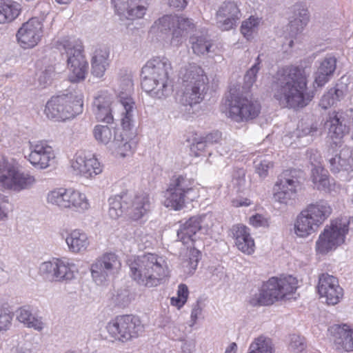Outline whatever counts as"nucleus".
<instances>
[{
    "label": "nucleus",
    "instance_id": "obj_1",
    "mask_svg": "<svg viewBox=\"0 0 353 353\" xmlns=\"http://www.w3.org/2000/svg\"><path fill=\"white\" fill-rule=\"evenodd\" d=\"M274 98L280 105L288 108H302L312 100V92L307 89L304 69L289 66L279 70L272 83Z\"/></svg>",
    "mask_w": 353,
    "mask_h": 353
},
{
    "label": "nucleus",
    "instance_id": "obj_2",
    "mask_svg": "<svg viewBox=\"0 0 353 353\" xmlns=\"http://www.w3.org/2000/svg\"><path fill=\"white\" fill-rule=\"evenodd\" d=\"M130 276L138 285L154 288L161 285L169 276V268L163 256L145 253L128 261Z\"/></svg>",
    "mask_w": 353,
    "mask_h": 353
},
{
    "label": "nucleus",
    "instance_id": "obj_3",
    "mask_svg": "<svg viewBox=\"0 0 353 353\" xmlns=\"http://www.w3.org/2000/svg\"><path fill=\"white\" fill-rule=\"evenodd\" d=\"M172 68L166 57H154L146 62L141 70V88L151 97L163 99L172 92L170 74Z\"/></svg>",
    "mask_w": 353,
    "mask_h": 353
},
{
    "label": "nucleus",
    "instance_id": "obj_4",
    "mask_svg": "<svg viewBox=\"0 0 353 353\" xmlns=\"http://www.w3.org/2000/svg\"><path fill=\"white\" fill-rule=\"evenodd\" d=\"M181 94L180 102L183 105L192 107L199 103L207 90L208 78L201 67L189 63L180 71Z\"/></svg>",
    "mask_w": 353,
    "mask_h": 353
},
{
    "label": "nucleus",
    "instance_id": "obj_5",
    "mask_svg": "<svg viewBox=\"0 0 353 353\" xmlns=\"http://www.w3.org/2000/svg\"><path fill=\"white\" fill-rule=\"evenodd\" d=\"M109 216L117 219L125 213L129 219L138 221L151 210L152 202L145 192L135 194H123L109 199Z\"/></svg>",
    "mask_w": 353,
    "mask_h": 353
},
{
    "label": "nucleus",
    "instance_id": "obj_6",
    "mask_svg": "<svg viewBox=\"0 0 353 353\" xmlns=\"http://www.w3.org/2000/svg\"><path fill=\"white\" fill-rule=\"evenodd\" d=\"M298 281L292 275L270 278L250 299L252 306L270 305L295 292Z\"/></svg>",
    "mask_w": 353,
    "mask_h": 353
},
{
    "label": "nucleus",
    "instance_id": "obj_7",
    "mask_svg": "<svg viewBox=\"0 0 353 353\" xmlns=\"http://www.w3.org/2000/svg\"><path fill=\"white\" fill-rule=\"evenodd\" d=\"M57 48L63 56H65L70 72L69 80L73 83L84 80L88 73V63L83 54L81 41L75 37H64L57 42Z\"/></svg>",
    "mask_w": 353,
    "mask_h": 353
},
{
    "label": "nucleus",
    "instance_id": "obj_8",
    "mask_svg": "<svg viewBox=\"0 0 353 353\" xmlns=\"http://www.w3.org/2000/svg\"><path fill=\"white\" fill-rule=\"evenodd\" d=\"M53 96L47 102L46 116L55 121H65L74 118L83 111V100L80 93L73 90Z\"/></svg>",
    "mask_w": 353,
    "mask_h": 353
},
{
    "label": "nucleus",
    "instance_id": "obj_9",
    "mask_svg": "<svg viewBox=\"0 0 353 353\" xmlns=\"http://www.w3.org/2000/svg\"><path fill=\"white\" fill-rule=\"evenodd\" d=\"M353 219L341 217L332 220L325 227L316 242V250L319 253L326 254L343 244L349 230L353 229Z\"/></svg>",
    "mask_w": 353,
    "mask_h": 353
},
{
    "label": "nucleus",
    "instance_id": "obj_10",
    "mask_svg": "<svg viewBox=\"0 0 353 353\" xmlns=\"http://www.w3.org/2000/svg\"><path fill=\"white\" fill-rule=\"evenodd\" d=\"M225 105L228 109V117L237 123L252 120L261 111V105L257 101L234 93L227 97Z\"/></svg>",
    "mask_w": 353,
    "mask_h": 353
},
{
    "label": "nucleus",
    "instance_id": "obj_11",
    "mask_svg": "<svg viewBox=\"0 0 353 353\" xmlns=\"http://www.w3.org/2000/svg\"><path fill=\"white\" fill-rule=\"evenodd\" d=\"M106 330L114 341L125 343L137 338L142 332L143 325L137 316L123 315L108 322Z\"/></svg>",
    "mask_w": 353,
    "mask_h": 353
},
{
    "label": "nucleus",
    "instance_id": "obj_12",
    "mask_svg": "<svg viewBox=\"0 0 353 353\" xmlns=\"http://www.w3.org/2000/svg\"><path fill=\"white\" fill-rule=\"evenodd\" d=\"M36 182L34 176L20 171L13 164L0 163V189L20 192L30 188Z\"/></svg>",
    "mask_w": 353,
    "mask_h": 353
},
{
    "label": "nucleus",
    "instance_id": "obj_13",
    "mask_svg": "<svg viewBox=\"0 0 353 353\" xmlns=\"http://www.w3.org/2000/svg\"><path fill=\"white\" fill-rule=\"evenodd\" d=\"M121 262L114 252H105L97 257L90 266L93 281L97 285H103L112 280L119 273Z\"/></svg>",
    "mask_w": 353,
    "mask_h": 353
},
{
    "label": "nucleus",
    "instance_id": "obj_14",
    "mask_svg": "<svg viewBox=\"0 0 353 353\" xmlns=\"http://www.w3.org/2000/svg\"><path fill=\"white\" fill-rule=\"evenodd\" d=\"M39 273L52 281L68 283L76 278L78 269L68 259H54L43 262L39 266Z\"/></svg>",
    "mask_w": 353,
    "mask_h": 353
},
{
    "label": "nucleus",
    "instance_id": "obj_15",
    "mask_svg": "<svg viewBox=\"0 0 353 353\" xmlns=\"http://www.w3.org/2000/svg\"><path fill=\"white\" fill-rule=\"evenodd\" d=\"M117 96L121 108V121L125 130H130L134 125L135 103L131 97L133 92V82L130 77L126 76L119 81Z\"/></svg>",
    "mask_w": 353,
    "mask_h": 353
},
{
    "label": "nucleus",
    "instance_id": "obj_16",
    "mask_svg": "<svg viewBox=\"0 0 353 353\" xmlns=\"http://www.w3.org/2000/svg\"><path fill=\"white\" fill-rule=\"evenodd\" d=\"M295 171L285 170L279 177L274 185L273 198L275 201L288 205L294 199L299 187V181Z\"/></svg>",
    "mask_w": 353,
    "mask_h": 353
},
{
    "label": "nucleus",
    "instance_id": "obj_17",
    "mask_svg": "<svg viewBox=\"0 0 353 353\" xmlns=\"http://www.w3.org/2000/svg\"><path fill=\"white\" fill-rule=\"evenodd\" d=\"M317 292L325 303L332 305L339 303L343 296V290L338 279L328 273L319 274Z\"/></svg>",
    "mask_w": 353,
    "mask_h": 353
},
{
    "label": "nucleus",
    "instance_id": "obj_18",
    "mask_svg": "<svg viewBox=\"0 0 353 353\" xmlns=\"http://www.w3.org/2000/svg\"><path fill=\"white\" fill-rule=\"evenodd\" d=\"M43 18L32 17L23 23L17 37L24 48H31L38 44L43 36Z\"/></svg>",
    "mask_w": 353,
    "mask_h": 353
},
{
    "label": "nucleus",
    "instance_id": "obj_19",
    "mask_svg": "<svg viewBox=\"0 0 353 353\" xmlns=\"http://www.w3.org/2000/svg\"><path fill=\"white\" fill-rule=\"evenodd\" d=\"M26 157L34 167L43 170L54 162L55 153L46 142L37 141L30 143V153Z\"/></svg>",
    "mask_w": 353,
    "mask_h": 353
},
{
    "label": "nucleus",
    "instance_id": "obj_20",
    "mask_svg": "<svg viewBox=\"0 0 353 353\" xmlns=\"http://www.w3.org/2000/svg\"><path fill=\"white\" fill-rule=\"evenodd\" d=\"M111 2L121 19L130 20L142 19L149 6L148 0H111Z\"/></svg>",
    "mask_w": 353,
    "mask_h": 353
},
{
    "label": "nucleus",
    "instance_id": "obj_21",
    "mask_svg": "<svg viewBox=\"0 0 353 353\" xmlns=\"http://www.w3.org/2000/svg\"><path fill=\"white\" fill-rule=\"evenodd\" d=\"M71 167L85 178H93L101 174L103 167L94 156L87 154L83 151L77 152L71 161Z\"/></svg>",
    "mask_w": 353,
    "mask_h": 353
},
{
    "label": "nucleus",
    "instance_id": "obj_22",
    "mask_svg": "<svg viewBox=\"0 0 353 353\" xmlns=\"http://www.w3.org/2000/svg\"><path fill=\"white\" fill-rule=\"evenodd\" d=\"M331 332L334 345L338 350L353 351V328L347 324L334 325Z\"/></svg>",
    "mask_w": 353,
    "mask_h": 353
},
{
    "label": "nucleus",
    "instance_id": "obj_23",
    "mask_svg": "<svg viewBox=\"0 0 353 353\" xmlns=\"http://www.w3.org/2000/svg\"><path fill=\"white\" fill-rule=\"evenodd\" d=\"M112 98L106 92H101L94 97L92 110L99 121L111 123L113 122Z\"/></svg>",
    "mask_w": 353,
    "mask_h": 353
},
{
    "label": "nucleus",
    "instance_id": "obj_24",
    "mask_svg": "<svg viewBox=\"0 0 353 353\" xmlns=\"http://www.w3.org/2000/svg\"><path fill=\"white\" fill-rule=\"evenodd\" d=\"M325 127L332 139L339 140L348 132L345 115L342 112L334 111L329 113Z\"/></svg>",
    "mask_w": 353,
    "mask_h": 353
},
{
    "label": "nucleus",
    "instance_id": "obj_25",
    "mask_svg": "<svg viewBox=\"0 0 353 353\" xmlns=\"http://www.w3.org/2000/svg\"><path fill=\"white\" fill-rule=\"evenodd\" d=\"M332 172H349L353 170V157L351 148L345 146L328 159Z\"/></svg>",
    "mask_w": 353,
    "mask_h": 353
},
{
    "label": "nucleus",
    "instance_id": "obj_26",
    "mask_svg": "<svg viewBox=\"0 0 353 353\" xmlns=\"http://www.w3.org/2000/svg\"><path fill=\"white\" fill-rule=\"evenodd\" d=\"M319 226L320 224L314 217L304 208L296 216L294 232L299 237H306L315 232Z\"/></svg>",
    "mask_w": 353,
    "mask_h": 353
},
{
    "label": "nucleus",
    "instance_id": "obj_27",
    "mask_svg": "<svg viewBox=\"0 0 353 353\" xmlns=\"http://www.w3.org/2000/svg\"><path fill=\"white\" fill-rule=\"evenodd\" d=\"M319 226L320 224L314 217L304 208L296 216L294 232L299 237H306L315 232Z\"/></svg>",
    "mask_w": 353,
    "mask_h": 353
},
{
    "label": "nucleus",
    "instance_id": "obj_28",
    "mask_svg": "<svg viewBox=\"0 0 353 353\" xmlns=\"http://www.w3.org/2000/svg\"><path fill=\"white\" fill-rule=\"evenodd\" d=\"M336 67V59L327 56L319 61L316 71L314 74V85L322 87L325 85L333 75Z\"/></svg>",
    "mask_w": 353,
    "mask_h": 353
},
{
    "label": "nucleus",
    "instance_id": "obj_29",
    "mask_svg": "<svg viewBox=\"0 0 353 353\" xmlns=\"http://www.w3.org/2000/svg\"><path fill=\"white\" fill-rule=\"evenodd\" d=\"M232 234L237 248L242 252L251 254L254 251V241L250 236V230L243 225L232 227Z\"/></svg>",
    "mask_w": 353,
    "mask_h": 353
},
{
    "label": "nucleus",
    "instance_id": "obj_30",
    "mask_svg": "<svg viewBox=\"0 0 353 353\" xmlns=\"http://www.w3.org/2000/svg\"><path fill=\"white\" fill-rule=\"evenodd\" d=\"M69 252L79 254L85 252L90 245V239L85 232L81 230H72L65 238Z\"/></svg>",
    "mask_w": 353,
    "mask_h": 353
},
{
    "label": "nucleus",
    "instance_id": "obj_31",
    "mask_svg": "<svg viewBox=\"0 0 353 353\" xmlns=\"http://www.w3.org/2000/svg\"><path fill=\"white\" fill-rule=\"evenodd\" d=\"M199 229H201L199 219L192 216L180 225V228L177 230V238L183 244L191 247L190 243L192 244L194 236Z\"/></svg>",
    "mask_w": 353,
    "mask_h": 353
},
{
    "label": "nucleus",
    "instance_id": "obj_32",
    "mask_svg": "<svg viewBox=\"0 0 353 353\" xmlns=\"http://www.w3.org/2000/svg\"><path fill=\"white\" fill-rule=\"evenodd\" d=\"M109 51L106 48L95 50L91 60V72L97 78L102 77L109 65Z\"/></svg>",
    "mask_w": 353,
    "mask_h": 353
},
{
    "label": "nucleus",
    "instance_id": "obj_33",
    "mask_svg": "<svg viewBox=\"0 0 353 353\" xmlns=\"http://www.w3.org/2000/svg\"><path fill=\"white\" fill-rule=\"evenodd\" d=\"M194 25L191 19L183 16L175 17L174 26L172 30V43L178 45L189 31L192 30Z\"/></svg>",
    "mask_w": 353,
    "mask_h": 353
},
{
    "label": "nucleus",
    "instance_id": "obj_34",
    "mask_svg": "<svg viewBox=\"0 0 353 353\" xmlns=\"http://www.w3.org/2000/svg\"><path fill=\"white\" fill-rule=\"evenodd\" d=\"M305 209L321 225L331 215L332 209L327 201L319 200L307 205Z\"/></svg>",
    "mask_w": 353,
    "mask_h": 353
},
{
    "label": "nucleus",
    "instance_id": "obj_35",
    "mask_svg": "<svg viewBox=\"0 0 353 353\" xmlns=\"http://www.w3.org/2000/svg\"><path fill=\"white\" fill-rule=\"evenodd\" d=\"M190 43L194 54L203 55L210 52L212 43L206 32H198L190 37Z\"/></svg>",
    "mask_w": 353,
    "mask_h": 353
},
{
    "label": "nucleus",
    "instance_id": "obj_36",
    "mask_svg": "<svg viewBox=\"0 0 353 353\" xmlns=\"http://www.w3.org/2000/svg\"><path fill=\"white\" fill-rule=\"evenodd\" d=\"M93 135L97 141L104 145L111 142L112 145L119 136L116 128L100 124L94 126Z\"/></svg>",
    "mask_w": 353,
    "mask_h": 353
},
{
    "label": "nucleus",
    "instance_id": "obj_37",
    "mask_svg": "<svg viewBox=\"0 0 353 353\" xmlns=\"http://www.w3.org/2000/svg\"><path fill=\"white\" fill-rule=\"evenodd\" d=\"M165 198L164 205L174 210L182 209L187 199L192 200V199L185 196L184 193H181L170 188H168L165 192Z\"/></svg>",
    "mask_w": 353,
    "mask_h": 353
},
{
    "label": "nucleus",
    "instance_id": "obj_38",
    "mask_svg": "<svg viewBox=\"0 0 353 353\" xmlns=\"http://www.w3.org/2000/svg\"><path fill=\"white\" fill-rule=\"evenodd\" d=\"M312 181L319 190L329 191L330 190V179L327 170L320 165L314 167L312 170Z\"/></svg>",
    "mask_w": 353,
    "mask_h": 353
},
{
    "label": "nucleus",
    "instance_id": "obj_39",
    "mask_svg": "<svg viewBox=\"0 0 353 353\" xmlns=\"http://www.w3.org/2000/svg\"><path fill=\"white\" fill-rule=\"evenodd\" d=\"M17 319L28 327L33 328L37 331H41L44 327V323L41 318L34 315L28 309L20 308L17 312Z\"/></svg>",
    "mask_w": 353,
    "mask_h": 353
},
{
    "label": "nucleus",
    "instance_id": "obj_40",
    "mask_svg": "<svg viewBox=\"0 0 353 353\" xmlns=\"http://www.w3.org/2000/svg\"><path fill=\"white\" fill-rule=\"evenodd\" d=\"M261 23V18L250 16L242 21L240 28L241 33L248 41H250L256 35Z\"/></svg>",
    "mask_w": 353,
    "mask_h": 353
},
{
    "label": "nucleus",
    "instance_id": "obj_41",
    "mask_svg": "<svg viewBox=\"0 0 353 353\" xmlns=\"http://www.w3.org/2000/svg\"><path fill=\"white\" fill-rule=\"evenodd\" d=\"M136 143L133 140L124 139L122 134H119L112 144L117 155L121 157H125L131 155L134 151Z\"/></svg>",
    "mask_w": 353,
    "mask_h": 353
},
{
    "label": "nucleus",
    "instance_id": "obj_42",
    "mask_svg": "<svg viewBox=\"0 0 353 353\" xmlns=\"http://www.w3.org/2000/svg\"><path fill=\"white\" fill-rule=\"evenodd\" d=\"M68 189L66 188H57L50 192L47 194V202L54 206L59 208V209H66L68 196Z\"/></svg>",
    "mask_w": 353,
    "mask_h": 353
},
{
    "label": "nucleus",
    "instance_id": "obj_43",
    "mask_svg": "<svg viewBox=\"0 0 353 353\" xmlns=\"http://www.w3.org/2000/svg\"><path fill=\"white\" fill-rule=\"evenodd\" d=\"M20 11V6L17 3H6L0 1V23L13 21L19 16Z\"/></svg>",
    "mask_w": 353,
    "mask_h": 353
},
{
    "label": "nucleus",
    "instance_id": "obj_44",
    "mask_svg": "<svg viewBox=\"0 0 353 353\" xmlns=\"http://www.w3.org/2000/svg\"><path fill=\"white\" fill-rule=\"evenodd\" d=\"M194 181L188 178L186 176L179 175L172 181L169 188L185 194V196L189 197L188 195L193 192Z\"/></svg>",
    "mask_w": 353,
    "mask_h": 353
},
{
    "label": "nucleus",
    "instance_id": "obj_45",
    "mask_svg": "<svg viewBox=\"0 0 353 353\" xmlns=\"http://www.w3.org/2000/svg\"><path fill=\"white\" fill-rule=\"evenodd\" d=\"M248 353H274L272 341L262 336L255 339L250 344Z\"/></svg>",
    "mask_w": 353,
    "mask_h": 353
},
{
    "label": "nucleus",
    "instance_id": "obj_46",
    "mask_svg": "<svg viewBox=\"0 0 353 353\" xmlns=\"http://www.w3.org/2000/svg\"><path fill=\"white\" fill-rule=\"evenodd\" d=\"M216 14H221L225 17L239 21L241 13L238 4L234 1H228L223 3L219 8Z\"/></svg>",
    "mask_w": 353,
    "mask_h": 353
},
{
    "label": "nucleus",
    "instance_id": "obj_47",
    "mask_svg": "<svg viewBox=\"0 0 353 353\" xmlns=\"http://www.w3.org/2000/svg\"><path fill=\"white\" fill-rule=\"evenodd\" d=\"M71 210L77 212H83L90 207L86 196L78 190H73Z\"/></svg>",
    "mask_w": 353,
    "mask_h": 353
},
{
    "label": "nucleus",
    "instance_id": "obj_48",
    "mask_svg": "<svg viewBox=\"0 0 353 353\" xmlns=\"http://www.w3.org/2000/svg\"><path fill=\"white\" fill-rule=\"evenodd\" d=\"M175 17L176 15H164L154 22L153 28L162 33H166L168 30H173Z\"/></svg>",
    "mask_w": 353,
    "mask_h": 353
},
{
    "label": "nucleus",
    "instance_id": "obj_49",
    "mask_svg": "<svg viewBox=\"0 0 353 353\" xmlns=\"http://www.w3.org/2000/svg\"><path fill=\"white\" fill-rule=\"evenodd\" d=\"M306 347L305 340L297 334H292L290 336L289 348L294 353L301 352Z\"/></svg>",
    "mask_w": 353,
    "mask_h": 353
},
{
    "label": "nucleus",
    "instance_id": "obj_50",
    "mask_svg": "<svg viewBox=\"0 0 353 353\" xmlns=\"http://www.w3.org/2000/svg\"><path fill=\"white\" fill-rule=\"evenodd\" d=\"M318 131L316 125L309 124L303 121L299 123L296 129V136L298 137L310 135L314 136Z\"/></svg>",
    "mask_w": 353,
    "mask_h": 353
},
{
    "label": "nucleus",
    "instance_id": "obj_51",
    "mask_svg": "<svg viewBox=\"0 0 353 353\" xmlns=\"http://www.w3.org/2000/svg\"><path fill=\"white\" fill-rule=\"evenodd\" d=\"M261 63L260 56L259 55L256 59V63L254 65L246 72L244 77L245 84L248 88L253 85L256 79V74L259 70V64Z\"/></svg>",
    "mask_w": 353,
    "mask_h": 353
},
{
    "label": "nucleus",
    "instance_id": "obj_52",
    "mask_svg": "<svg viewBox=\"0 0 353 353\" xmlns=\"http://www.w3.org/2000/svg\"><path fill=\"white\" fill-rule=\"evenodd\" d=\"M216 25L221 30H230L236 26V20L232 18L225 17L223 15L216 14Z\"/></svg>",
    "mask_w": 353,
    "mask_h": 353
},
{
    "label": "nucleus",
    "instance_id": "obj_53",
    "mask_svg": "<svg viewBox=\"0 0 353 353\" xmlns=\"http://www.w3.org/2000/svg\"><path fill=\"white\" fill-rule=\"evenodd\" d=\"M207 141L204 137L195 138L190 145V153L195 157H199L205 150Z\"/></svg>",
    "mask_w": 353,
    "mask_h": 353
},
{
    "label": "nucleus",
    "instance_id": "obj_54",
    "mask_svg": "<svg viewBox=\"0 0 353 353\" xmlns=\"http://www.w3.org/2000/svg\"><path fill=\"white\" fill-rule=\"evenodd\" d=\"M12 319L8 310L0 305V331L7 330L10 327Z\"/></svg>",
    "mask_w": 353,
    "mask_h": 353
},
{
    "label": "nucleus",
    "instance_id": "obj_55",
    "mask_svg": "<svg viewBox=\"0 0 353 353\" xmlns=\"http://www.w3.org/2000/svg\"><path fill=\"white\" fill-rule=\"evenodd\" d=\"M309 21V12L306 9H301L299 12V17L291 22V26H299L297 30L299 31L307 25Z\"/></svg>",
    "mask_w": 353,
    "mask_h": 353
},
{
    "label": "nucleus",
    "instance_id": "obj_56",
    "mask_svg": "<svg viewBox=\"0 0 353 353\" xmlns=\"http://www.w3.org/2000/svg\"><path fill=\"white\" fill-rule=\"evenodd\" d=\"M197 217L199 219V225H201V229H199V230L203 231L204 233H207L214 225V218L212 214H205Z\"/></svg>",
    "mask_w": 353,
    "mask_h": 353
},
{
    "label": "nucleus",
    "instance_id": "obj_57",
    "mask_svg": "<svg viewBox=\"0 0 353 353\" xmlns=\"http://www.w3.org/2000/svg\"><path fill=\"white\" fill-rule=\"evenodd\" d=\"M272 167V163L268 160H263L255 162V169L256 173L259 174V176L261 178H265L268 175V170Z\"/></svg>",
    "mask_w": 353,
    "mask_h": 353
},
{
    "label": "nucleus",
    "instance_id": "obj_58",
    "mask_svg": "<svg viewBox=\"0 0 353 353\" xmlns=\"http://www.w3.org/2000/svg\"><path fill=\"white\" fill-rule=\"evenodd\" d=\"M54 76V72L52 68H48L43 71L39 77L40 85L46 87L51 83L52 79Z\"/></svg>",
    "mask_w": 353,
    "mask_h": 353
},
{
    "label": "nucleus",
    "instance_id": "obj_59",
    "mask_svg": "<svg viewBox=\"0 0 353 353\" xmlns=\"http://www.w3.org/2000/svg\"><path fill=\"white\" fill-rule=\"evenodd\" d=\"M305 156L309 162L314 167L320 163L321 155L316 150L312 148L307 150Z\"/></svg>",
    "mask_w": 353,
    "mask_h": 353
},
{
    "label": "nucleus",
    "instance_id": "obj_60",
    "mask_svg": "<svg viewBox=\"0 0 353 353\" xmlns=\"http://www.w3.org/2000/svg\"><path fill=\"white\" fill-rule=\"evenodd\" d=\"M332 92L328 91L326 94H323L320 103L319 105L323 109H327L329 107L333 105L336 101H335L334 97L332 96Z\"/></svg>",
    "mask_w": 353,
    "mask_h": 353
},
{
    "label": "nucleus",
    "instance_id": "obj_61",
    "mask_svg": "<svg viewBox=\"0 0 353 353\" xmlns=\"http://www.w3.org/2000/svg\"><path fill=\"white\" fill-rule=\"evenodd\" d=\"M250 223L255 228L265 227L268 225L267 219L261 214H256L250 218Z\"/></svg>",
    "mask_w": 353,
    "mask_h": 353
},
{
    "label": "nucleus",
    "instance_id": "obj_62",
    "mask_svg": "<svg viewBox=\"0 0 353 353\" xmlns=\"http://www.w3.org/2000/svg\"><path fill=\"white\" fill-rule=\"evenodd\" d=\"M165 3L170 8L182 10L188 6V0H164Z\"/></svg>",
    "mask_w": 353,
    "mask_h": 353
},
{
    "label": "nucleus",
    "instance_id": "obj_63",
    "mask_svg": "<svg viewBox=\"0 0 353 353\" xmlns=\"http://www.w3.org/2000/svg\"><path fill=\"white\" fill-rule=\"evenodd\" d=\"M202 312V307H201L199 301H196L195 303L192 305V312L190 315L191 319V325H194L198 319V318L201 316Z\"/></svg>",
    "mask_w": 353,
    "mask_h": 353
},
{
    "label": "nucleus",
    "instance_id": "obj_64",
    "mask_svg": "<svg viewBox=\"0 0 353 353\" xmlns=\"http://www.w3.org/2000/svg\"><path fill=\"white\" fill-rule=\"evenodd\" d=\"M329 91L332 92V96L334 97L336 101H339L345 95L343 86L339 84H337L334 88L330 89Z\"/></svg>",
    "mask_w": 353,
    "mask_h": 353
}]
</instances>
